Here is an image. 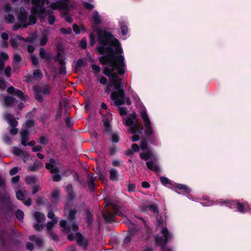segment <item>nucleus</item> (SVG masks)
<instances>
[{"mask_svg":"<svg viewBox=\"0 0 251 251\" xmlns=\"http://www.w3.org/2000/svg\"><path fill=\"white\" fill-rule=\"evenodd\" d=\"M19 170H20V169L18 167H14L10 171L9 174L11 176H13V175L16 174Z\"/></svg>","mask_w":251,"mask_h":251,"instance_id":"a18cd8bd","label":"nucleus"},{"mask_svg":"<svg viewBox=\"0 0 251 251\" xmlns=\"http://www.w3.org/2000/svg\"><path fill=\"white\" fill-rule=\"evenodd\" d=\"M34 91L36 93V99L38 100L42 101L43 100L42 94L44 95H49L50 93V87L48 85H44L41 86H35L34 87Z\"/></svg>","mask_w":251,"mask_h":251,"instance_id":"9d476101","label":"nucleus"},{"mask_svg":"<svg viewBox=\"0 0 251 251\" xmlns=\"http://www.w3.org/2000/svg\"><path fill=\"white\" fill-rule=\"evenodd\" d=\"M5 20L8 23H13L14 21V17L12 15H8L5 18Z\"/></svg>","mask_w":251,"mask_h":251,"instance_id":"de8ad7c7","label":"nucleus"},{"mask_svg":"<svg viewBox=\"0 0 251 251\" xmlns=\"http://www.w3.org/2000/svg\"><path fill=\"white\" fill-rule=\"evenodd\" d=\"M156 218L157 220V227L160 228V231L163 235L161 237L156 236L155 241L158 244L163 246L166 244L169 240L171 239L172 236L169 232L167 228L166 227H164V226L165 225V219H161L160 220L158 216Z\"/></svg>","mask_w":251,"mask_h":251,"instance_id":"39448f33","label":"nucleus"},{"mask_svg":"<svg viewBox=\"0 0 251 251\" xmlns=\"http://www.w3.org/2000/svg\"><path fill=\"white\" fill-rule=\"evenodd\" d=\"M219 203H221V205H223V203H227L228 204V206L232 208H234L235 206H237L238 211L241 212H243L244 207L246 206V203H244V204H242L241 203L236 201H220Z\"/></svg>","mask_w":251,"mask_h":251,"instance_id":"2eb2a0df","label":"nucleus"},{"mask_svg":"<svg viewBox=\"0 0 251 251\" xmlns=\"http://www.w3.org/2000/svg\"><path fill=\"white\" fill-rule=\"evenodd\" d=\"M140 156L141 159L147 161L153 156V154L151 151L142 152L140 154Z\"/></svg>","mask_w":251,"mask_h":251,"instance_id":"5701e85b","label":"nucleus"},{"mask_svg":"<svg viewBox=\"0 0 251 251\" xmlns=\"http://www.w3.org/2000/svg\"><path fill=\"white\" fill-rule=\"evenodd\" d=\"M40 189V188L39 186L38 185H35L34 186V187H33L32 188V193L33 194H35V193H36Z\"/></svg>","mask_w":251,"mask_h":251,"instance_id":"338daca9","label":"nucleus"},{"mask_svg":"<svg viewBox=\"0 0 251 251\" xmlns=\"http://www.w3.org/2000/svg\"><path fill=\"white\" fill-rule=\"evenodd\" d=\"M21 60V58L20 56L18 54H15L14 55V64L16 65L19 64Z\"/></svg>","mask_w":251,"mask_h":251,"instance_id":"58836bf2","label":"nucleus"},{"mask_svg":"<svg viewBox=\"0 0 251 251\" xmlns=\"http://www.w3.org/2000/svg\"><path fill=\"white\" fill-rule=\"evenodd\" d=\"M40 56L42 58L46 60L49 59L50 57L49 54L45 52L43 48L40 49Z\"/></svg>","mask_w":251,"mask_h":251,"instance_id":"cd10ccee","label":"nucleus"},{"mask_svg":"<svg viewBox=\"0 0 251 251\" xmlns=\"http://www.w3.org/2000/svg\"><path fill=\"white\" fill-rule=\"evenodd\" d=\"M66 222L65 220L60 221V225L61 227L64 228V230L67 233H70L72 230L73 233H70L68 236L70 240H73L75 237L76 238L77 241L80 246L85 248L87 245L88 240L86 238H83L81 235L77 232L78 226L75 223L70 221L68 224V226H66Z\"/></svg>","mask_w":251,"mask_h":251,"instance_id":"20e7f679","label":"nucleus"},{"mask_svg":"<svg viewBox=\"0 0 251 251\" xmlns=\"http://www.w3.org/2000/svg\"><path fill=\"white\" fill-rule=\"evenodd\" d=\"M125 124L130 126L129 129L128 130V132L132 134H134L136 132H138L139 133H142V131L139 124L137 123L136 121H134L131 118H128L127 119L125 122Z\"/></svg>","mask_w":251,"mask_h":251,"instance_id":"f8f14e48","label":"nucleus"},{"mask_svg":"<svg viewBox=\"0 0 251 251\" xmlns=\"http://www.w3.org/2000/svg\"><path fill=\"white\" fill-rule=\"evenodd\" d=\"M8 93L14 94V95L17 96L22 101H26L28 100V97L26 95H25L22 91L15 89L13 86L8 87L7 89Z\"/></svg>","mask_w":251,"mask_h":251,"instance_id":"ddd939ff","label":"nucleus"},{"mask_svg":"<svg viewBox=\"0 0 251 251\" xmlns=\"http://www.w3.org/2000/svg\"><path fill=\"white\" fill-rule=\"evenodd\" d=\"M84 6L86 8L89 10H92L94 8L93 5L88 2L84 3Z\"/></svg>","mask_w":251,"mask_h":251,"instance_id":"bf43d9fd","label":"nucleus"},{"mask_svg":"<svg viewBox=\"0 0 251 251\" xmlns=\"http://www.w3.org/2000/svg\"><path fill=\"white\" fill-rule=\"evenodd\" d=\"M110 178L113 181L117 180L118 179V173L115 169H112L110 171Z\"/></svg>","mask_w":251,"mask_h":251,"instance_id":"393cba45","label":"nucleus"},{"mask_svg":"<svg viewBox=\"0 0 251 251\" xmlns=\"http://www.w3.org/2000/svg\"><path fill=\"white\" fill-rule=\"evenodd\" d=\"M55 20V18L53 15H50L48 18V22L50 25H53Z\"/></svg>","mask_w":251,"mask_h":251,"instance_id":"6e6d98bb","label":"nucleus"},{"mask_svg":"<svg viewBox=\"0 0 251 251\" xmlns=\"http://www.w3.org/2000/svg\"><path fill=\"white\" fill-rule=\"evenodd\" d=\"M92 19L94 22L92 25L93 31L98 33V39L100 44L99 47H103L104 49H106L107 48H114L115 53H121L122 50L119 41L110 33L102 31L98 27L101 23V20L97 11H95L93 13Z\"/></svg>","mask_w":251,"mask_h":251,"instance_id":"f03ea898","label":"nucleus"},{"mask_svg":"<svg viewBox=\"0 0 251 251\" xmlns=\"http://www.w3.org/2000/svg\"><path fill=\"white\" fill-rule=\"evenodd\" d=\"M16 197L18 199L20 200H23L25 198V196L24 193L22 191H19L17 192L16 193Z\"/></svg>","mask_w":251,"mask_h":251,"instance_id":"79ce46f5","label":"nucleus"},{"mask_svg":"<svg viewBox=\"0 0 251 251\" xmlns=\"http://www.w3.org/2000/svg\"><path fill=\"white\" fill-rule=\"evenodd\" d=\"M140 149L143 151L148 150L147 142L146 139H144L141 140L140 143Z\"/></svg>","mask_w":251,"mask_h":251,"instance_id":"2f4dec72","label":"nucleus"},{"mask_svg":"<svg viewBox=\"0 0 251 251\" xmlns=\"http://www.w3.org/2000/svg\"><path fill=\"white\" fill-rule=\"evenodd\" d=\"M98 51L102 54H105L100 57V61L103 65H106L104 68L103 74L110 77V81L107 83V80L102 75L98 76L100 83L106 85L105 92L108 93L111 91V88L114 85L115 91L111 93V99L117 105H122L125 103V93L121 85V80L118 77L116 73L121 75L125 72L124 58L122 55L115 56V49L107 48L104 49L103 47H98Z\"/></svg>","mask_w":251,"mask_h":251,"instance_id":"f257e3e1","label":"nucleus"},{"mask_svg":"<svg viewBox=\"0 0 251 251\" xmlns=\"http://www.w3.org/2000/svg\"><path fill=\"white\" fill-rule=\"evenodd\" d=\"M60 31L63 33L69 34L71 33L72 29L70 28H61Z\"/></svg>","mask_w":251,"mask_h":251,"instance_id":"864d4df0","label":"nucleus"},{"mask_svg":"<svg viewBox=\"0 0 251 251\" xmlns=\"http://www.w3.org/2000/svg\"><path fill=\"white\" fill-rule=\"evenodd\" d=\"M46 167L49 170L51 174H57L59 172V167L54 159H50L49 163H46ZM61 176L58 174H55L52 176L54 181H59L61 180Z\"/></svg>","mask_w":251,"mask_h":251,"instance_id":"6e6552de","label":"nucleus"},{"mask_svg":"<svg viewBox=\"0 0 251 251\" xmlns=\"http://www.w3.org/2000/svg\"><path fill=\"white\" fill-rule=\"evenodd\" d=\"M11 67L10 66H7L6 67L4 73L6 76L9 77L10 76V72H11Z\"/></svg>","mask_w":251,"mask_h":251,"instance_id":"4d7b16f0","label":"nucleus"},{"mask_svg":"<svg viewBox=\"0 0 251 251\" xmlns=\"http://www.w3.org/2000/svg\"><path fill=\"white\" fill-rule=\"evenodd\" d=\"M21 136V144L26 146V142L28 140V131L27 130L22 129L20 131Z\"/></svg>","mask_w":251,"mask_h":251,"instance_id":"f3484780","label":"nucleus"},{"mask_svg":"<svg viewBox=\"0 0 251 251\" xmlns=\"http://www.w3.org/2000/svg\"><path fill=\"white\" fill-rule=\"evenodd\" d=\"M103 129L104 130L108 132L111 130V125L109 123V122L107 120H104L103 121Z\"/></svg>","mask_w":251,"mask_h":251,"instance_id":"bb28decb","label":"nucleus"},{"mask_svg":"<svg viewBox=\"0 0 251 251\" xmlns=\"http://www.w3.org/2000/svg\"><path fill=\"white\" fill-rule=\"evenodd\" d=\"M62 16L65 19V20L69 23H70L72 21V18L67 13H63Z\"/></svg>","mask_w":251,"mask_h":251,"instance_id":"a19ab883","label":"nucleus"},{"mask_svg":"<svg viewBox=\"0 0 251 251\" xmlns=\"http://www.w3.org/2000/svg\"><path fill=\"white\" fill-rule=\"evenodd\" d=\"M112 140L114 143H117L119 141V137L116 133L112 135Z\"/></svg>","mask_w":251,"mask_h":251,"instance_id":"13d9d810","label":"nucleus"},{"mask_svg":"<svg viewBox=\"0 0 251 251\" xmlns=\"http://www.w3.org/2000/svg\"><path fill=\"white\" fill-rule=\"evenodd\" d=\"M39 142L42 144H46L47 142V139L45 137H41L39 139Z\"/></svg>","mask_w":251,"mask_h":251,"instance_id":"774afa93","label":"nucleus"},{"mask_svg":"<svg viewBox=\"0 0 251 251\" xmlns=\"http://www.w3.org/2000/svg\"><path fill=\"white\" fill-rule=\"evenodd\" d=\"M36 179L33 176H27L25 177V181L29 184H33L35 182Z\"/></svg>","mask_w":251,"mask_h":251,"instance_id":"f704fd0d","label":"nucleus"},{"mask_svg":"<svg viewBox=\"0 0 251 251\" xmlns=\"http://www.w3.org/2000/svg\"><path fill=\"white\" fill-rule=\"evenodd\" d=\"M151 210V212L154 213L155 215L158 214V209L157 206L153 204H144L141 208L142 211H146L147 210Z\"/></svg>","mask_w":251,"mask_h":251,"instance_id":"dca6fc26","label":"nucleus"},{"mask_svg":"<svg viewBox=\"0 0 251 251\" xmlns=\"http://www.w3.org/2000/svg\"><path fill=\"white\" fill-rule=\"evenodd\" d=\"M41 167V162L40 161L35 162L33 165L30 166L29 169L31 171H37Z\"/></svg>","mask_w":251,"mask_h":251,"instance_id":"a878e982","label":"nucleus"},{"mask_svg":"<svg viewBox=\"0 0 251 251\" xmlns=\"http://www.w3.org/2000/svg\"><path fill=\"white\" fill-rule=\"evenodd\" d=\"M121 28L122 30V34L125 35L127 32V28L126 25H121Z\"/></svg>","mask_w":251,"mask_h":251,"instance_id":"052dcab7","label":"nucleus"},{"mask_svg":"<svg viewBox=\"0 0 251 251\" xmlns=\"http://www.w3.org/2000/svg\"><path fill=\"white\" fill-rule=\"evenodd\" d=\"M9 58L7 54L4 52H0V73L3 70L5 62Z\"/></svg>","mask_w":251,"mask_h":251,"instance_id":"a211bd4d","label":"nucleus"},{"mask_svg":"<svg viewBox=\"0 0 251 251\" xmlns=\"http://www.w3.org/2000/svg\"><path fill=\"white\" fill-rule=\"evenodd\" d=\"M76 212L75 210H70L68 214V218L70 220H72L74 218Z\"/></svg>","mask_w":251,"mask_h":251,"instance_id":"3c124183","label":"nucleus"},{"mask_svg":"<svg viewBox=\"0 0 251 251\" xmlns=\"http://www.w3.org/2000/svg\"><path fill=\"white\" fill-rule=\"evenodd\" d=\"M13 153L16 155H21L23 154V151L19 148L13 147Z\"/></svg>","mask_w":251,"mask_h":251,"instance_id":"e433bc0d","label":"nucleus"},{"mask_svg":"<svg viewBox=\"0 0 251 251\" xmlns=\"http://www.w3.org/2000/svg\"><path fill=\"white\" fill-rule=\"evenodd\" d=\"M120 113L121 115H126V109L124 107H121L119 108Z\"/></svg>","mask_w":251,"mask_h":251,"instance_id":"0e129e2a","label":"nucleus"},{"mask_svg":"<svg viewBox=\"0 0 251 251\" xmlns=\"http://www.w3.org/2000/svg\"><path fill=\"white\" fill-rule=\"evenodd\" d=\"M92 68L95 73H98L100 71V67L96 65L93 64L92 65Z\"/></svg>","mask_w":251,"mask_h":251,"instance_id":"603ef678","label":"nucleus"},{"mask_svg":"<svg viewBox=\"0 0 251 251\" xmlns=\"http://www.w3.org/2000/svg\"><path fill=\"white\" fill-rule=\"evenodd\" d=\"M45 2L48 3L49 0H32L33 6L31 10L32 15L30 16L29 19L25 9H21L18 20L21 25L25 27L30 24H35L36 21V17L37 16L41 18H45L47 15L46 11L44 7Z\"/></svg>","mask_w":251,"mask_h":251,"instance_id":"7ed1b4c3","label":"nucleus"},{"mask_svg":"<svg viewBox=\"0 0 251 251\" xmlns=\"http://www.w3.org/2000/svg\"><path fill=\"white\" fill-rule=\"evenodd\" d=\"M56 59L58 61L60 65H65L66 57L64 56L63 53L58 52L56 55Z\"/></svg>","mask_w":251,"mask_h":251,"instance_id":"b1692460","label":"nucleus"},{"mask_svg":"<svg viewBox=\"0 0 251 251\" xmlns=\"http://www.w3.org/2000/svg\"><path fill=\"white\" fill-rule=\"evenodd\" d=\"M34 75L35 77L41 78L42 77V73L39 70H36L34 72Z\"/></svg>","mask_w":251,"mask_h":251,"instance_id":"5fc2aeb1","label":"nucleus"},{"mask_svg":"<svg viewBox=\"0 0 251 251\" xmlns=\"http://www.w3.org/2000/svg\"><path fill=\"white\" fill-rule=\"evenodd\" d=\"M87 45V42L86 39H83L79 44V46L82 49H85Z\"/></svg>","mask_w":251,"mask_h":251,"instance_id":"09e8293b","label":"nucleus"},{"mask_svg":"<svg viewBox=\"0 0 251 251\" xmlns=\"http://www.w3.org/2000/svg\"><path fill=\"white\" fill-rule=\"evenodd\" d=\"M73 30L74 32L76 34H79L80 32V30L79 27L76 25H73Z\"/></svg>","mask_w":251,"mask_h":251,"instance_id":"69168bd1","label":"nucleus"},{"mask_svg":"<svg viewBox=\"0 0 251 251\" xmlns=\"http://www.w3.org/2000/svg\"><path fill=\"white\" fill-rule=\"evenodd\" d=\"M146 165L148 168L151 171L156 172L159 171V166L157 165L156 162H153V161H147L146 162Z\"/></svg>","mask_w":251,"mask_h":251,"instance_id":"6ab92c4d","label":"nucleus"},{"mask_svg":"<svg viewBox=\"0 0 251 251\" xmlns=\"http://www.w3.org/2000/svg\"><path fill=\"white\" fill-rule=\"evenodd\" d=\"M66 191L67 193L68 199L70 200H72L75 197L72 185L71 184L68 185L66 187Z\"/></svg>","mask_w":251,"mask_h":251,"instance_id":"aec40b11","label":"nucleus"},{"mask_svg":"<svg viewBox=\"0 0 251 251\" xmlns=\"http://www.w3.org/2000/svg\"><path fill=\"white\" fill-rule=\"evenodd\" d=\"M176 188L183 192H189L190 191V189L186 185L183 184H177Z\"/></svg>","mask_w":251,"mask_h":251,"instance_id":"c756f323","label":"nucleus"},{"mask_svg":"<svg viewBox=\"0 0 251 251\" xmlns=\"http://www.w3.org/2000/svg\"><path fill=\"white\" fill-rule=\"evenodd\" d=\"M60 194V191L59 190H55L51 193V197L52 199L56 200L57 199Z\"/></svg>","mask_w":251,"mask_h":251,"instance_id":"4c0bfd02","label":"nucleus"},{"mask_svg":"<svg viewBox=\"0 0 251 251\" xmlns=\"http://www.w3.org/2000/svg\"><path fill=\"white\" fill-rule=\"evenodd\" d=\"M25 125L27 128H30L34 126V123L33 120H29L26 121Z\"/></svg>","mask_w":251,"mask_h":251,"instance_id":"37998d69","label":"nucleus"},{"mask_svg":"<svg viewBox=\"0 0 251 251\" xmlns=\"http://www.w3.org/2000/svg\"><path fill=\"white\" fill-rule=\"evenodd\" d=\"M141 118L143 121V124L145 127V133L147 136H150L153 133L151 120L147 113L145 108H143L140 112Z\"/></svg>","mask_w":251,"mask_h":251,"instance_id":"0eeeda50","label":"nucleus"},{"mask_svg":"<svg viewBox=\"0 0 251 251\" xmlns=\"http://www.w3.org/2000/svg\"><path fill=\"white\" fill-rule=\"evenodd\" d=\"M36 223L33 225V228L36 231H41L43 228V223L45 221V215L40 212H35L33 214Z\"/></svg>","mask_w":251,"mask_h":251,"instance_id":"1a4fd4ad","label":"nucleus"},{"mask_svg":"<svg viewBox=\"0 0 251 251\" xmlns=\"http://www.w3.org/2000/svg\"><path fill=\"white\" fill-rule=\"evenodd\" d=\"M16 216L19 220L22 221L24 218V214L22 211L18 210L16 212Z\"/></svg>","mask_w":251,"mask_h":251,"instance_id":"c9c22d12","label":"nucleus"},{"mask_svg":"<svg viewBox=\"0 0 251 251\" xmlns=\"http://www.w3.org/2000/svg\"><path fill=\"white\" fill-rule=\"evenodd\" d=\"M160 180L162 183L164 185H167V184L172 185L171 181L167 177L161 176L160 177Z\"/></svg>","mask_w":251,"mask_h":251,"instance_id":"473e14b6","label":"nucleus"},{"mask_svg":"<svg viewBox=\"0 0 251 251\" xmlns=\"http://www.w3.org/2000/svg\"><path fill=\"white\" fill-rule=\"evenodd\" d=\"M139 147L136 144H133L131 146V151H130V153L128 154V155H130L131 154H132V151L133 152H138L139 151Z\"/></svg>","mask_w":251,"mask_h":251,"instance_id":"ea45409f","label":"nucleus"},{"mask_svg":"<svg viewBox=\"0 0 251 251\" xmlns=\"http://www.w3.org/2000/svg\"><path fill=\"white\" fill-rule=\"evenodd\" d=\"M49 234L53 240H55V241L57 240L58 237H57V235L55 233L53 232L52 231H50Z\"/></svg>","mask_w":251,"mask_h":251,"instance_id":"680f3d73","label":"nucleus"},{"mask_svg":"<svg viewBox=\"0 0 251 251\" xmlns=\"http://www.w3.org/2000/svg\"><path fill=\"white\" fill-rule=\"evenodd\" d=\"M58 220L57 219H53L52 221L49 222L47 223V229L50 231L51 229L53 226L57 223Z\"/></svg>","mask_w":251,"mask_h":251,"instance_id":"c85d7f7f","label":"nucleus"},{"mask_svg":"<svg viewBox=\"0 0 251 251\" xmlns=\"http://www.w3.org/2000/svg\"><path fill=\"white\" fill-rule=\"evenodd\" d=\"M83 62L82 60H78L76 63L75 71H77L83 65Z\"/></svg>","mask_w":251,"mask_h":251,"instance_id":"8fccbe9b","label":"nucleus"},{"mask_svg":"<svg viewBox=\"0 0 251 251\" xmlns=\"http://www.w3.org/2000/svg\"><path fill=\"white\" fill-rule=\"evenodd\" d=\"M6 87L5 82L4 80L0 79V89L3 90Z\"/></svg>","mask_w":251,"mask_h":251,"instance_id":"e2e57ef3","label":"nucleus"},{"mask_svg":"<svg viewBox=\"0 0 251 251\" xmlns=\"http://www.w3.org/2000/svg\"><path fill=\"white\" fill-rule=\"evenodd\" d=\"M1 37L2 39V40H3V43L2 45V47H6L7 46V44L6 42V41L8 38V36L7 34H6L5 33H2L1 34Z\"/></svg>","mask_w":251,"mask_h":251,"instance_id":"72a5a7b5","label":"nucleus"},{"mask_svg":"<svg viewBox=\"0 0 251 251\" xmlns=\"http://www.w3.org/2000/svg\"><path fill=\"white\" fill-rule=\"evenodd\" d=\"M4 119L8 123L9 125L11 126L10 129V133L11 135H14L17 134L18 130L16 127L18 125V122L16 119L13 118V115L11 114L5 112L4 114Z\"/></svg>","mask_w":251,"mask_h":251,"instance_id":"9b49d317","label":"nucleus"},{"mask_svg":"<svg viewBox=\"0 0 251 251\" xmlns=\"http://www.w3.org/2000/svg\"><path fill=\"white\" fill-rule=\"evenodd\" d=\"M48 38H47V36L46 35H44L42 37V38L41 39V40H40V45L41 46H44L45 45L47 41H48Z\"/></svg>","mask_w":251,"mask_h":251,"instance_id":"c03bdc74","label":"nucleus"},{"mask_svg":"<svg viewBox=\"0 0 251 251\" xmlns=\"http://www.w3.org/2000/svg\"><path fill=\"white\" fill-rule=\"evenodd\" d=\"M90 180L88 182V187L91 191L93 190L94 188V180L93 178V176L92 175H89Z\"/></svg>","mask_w":251,"mask_h":251,"instance_id":"7c9ffc66","label":"nucleus"},{"mask_svg":"<svg viewBox=\"0 0 251 251\" xmlns=\"http://www.w3.org/2000/svg\"><path fill=\"white\" fill-rule=\"evenodd\" d=\"M3 140L4 142L7 144H10L11 141L10 137L7 135H4L3 136Z\"/></svg>","mask_w":251,"mask_h":251,"instance_id":"49530a36","label":"nucleus"},{"mask_svg":"<svg viewBox=\"0 0 251 251\" xmlns=\"http://www.w3.org/2000/svg\"><path fill=\"white\" fill-rule=\"evenodd\" d=\"M118 207L117 204L112 203L107 204V206L105 208L104 211L106 214L102 215L103 218L106 222H111L114 220V217L117 213Z\"/></svg>","mask_w":251,"mask_h":251,"instance_id":"423d86ee","label":"nucleus"},{"mask_svg":"<svg viewBox=\"0 0 251 251\" xmlns=\"http://www.w3.org/2000/svg\"><path fill=\"white\" fill-rule=\"evenodd\" d=\"M29 239L32 241H35L36 246L40 247L43 243V239L40 237H36L35 235H32L29 236Z\"/></svg>","mask_w":251,"mask_h":251,"instance_id":"4be33fe9","label":"nucleus"},{"mask_svg":"<svg viewBox=\"0 0 251 251\" xmlns=\"http://www.w3.org/2000/svg\"><path fill=\"white\" fill-rule=\"evenodd\" d=\"M69 0H62L51 4L50 7L54 10H66L68 7Z\"/></svg>","mask_w":251,"mask_h":251,"instance_id":"4468645a","label":"nucleus"},{"mask_svg":"<svg viewBox=\"0 0 251 251\" xmlns=\"http://www.w3.org/2000/svg\"><path fill=\"white\" fill-rule=\"evenodd\" d=\"M16 101V100L14 98L12 97L7 96L4 97L3 100V103L4 106H11L13 105Z\"/></svg>","mask_w":251,"mask_h":251,"instance_id":"412c9836","label":"nucleus"}]
</instances>
